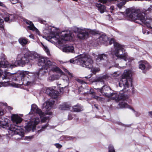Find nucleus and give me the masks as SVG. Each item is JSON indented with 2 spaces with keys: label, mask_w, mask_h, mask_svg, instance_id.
Returning a JSON list of instances; mask_svg holds the SVG:
<instances>
[{
  "label": "nucleus",
  "mask_w": 152,
  "mask_h": 152,
  "mask_svg": "<svg viewBox=\"0 0 152 152\" xmlns=\"http://www.w3.org/2000/svg\"><path fill=\"white\" fill-rule=\"evenodd\" d=\"M12 86L13 87H16L17 86V84L15 83H13L11 84Z\"/></svg>",
  "instance_id": "obj_41"
},
{
  "label": "nucleus",
  "mask_w": 152,
  "mask_h": 152,
  "mask_svg": "<svg viewBox=\"0 0 152 152\" xmlns=\"http://www.w3.org/2000/svg\"><path fill=\"white\" fill-rule=\"evenodd\" d=\"M11 120L13 123L14 124H17L20 123L23 119L17 114H13L11 116Z\"/></svg>",
  "instance_id": "obj_15"
},
{
  "label": "nucleus",
  "mask_w": 152,
  "mask_h": 152,
  "mask_svg": "<svg viewBox=\"0 0 152 152\" xmlns=\"http://www.w3.org/2000/svg\"><path fill=\"white\" fill-rule=\"evenodd\" d=\"M72 115L71 114H69L68 115V119L69 120H70L72 119Z\"/></svg>",
  "instance_id": "obj_39"
},
{
  "label": "nucleus",
  "mask_w": 152,
  "mask_h": 152,
  "mask_svg": "<svg viewBox=\"0 0 152 152\" xmlns=\"http://www.w3.org/2000/svg\"><path fill=\"white\" fill-rule=\"evenodd\" d=\"M38 21L39 22L41 23H45V21H44L43 20H42V19L40 18H39L38 19Z\"/></svg>",
  "instance_id": "obj_36"
},
{
  "label": "nucleus",
  "mask_w": 152,
  "mask_h": 152,
  "mask_svg": "<svg viewBox=\"0 0 152 152\" xmlns=\"http://www.w3.org/2000/svg\"><path fill=\"white\" fill-rule=\"evenodd\" d=\"M47 113L48 114L50 115H51L52 114V113L51 112H49L48 113Z\"/></svg>",
  "instance_id": "obj_48"
},
{
  "label": "nucleus",
  "mask_w": 152,
  "mask_h": 152,
  "mask_svg": "<svg viewBox=\"0 0 152 152\" xmlns=\"http://www.w3.org/2000/svg\"><path fill=\"white\" fill-rule=\"evenodd\" d=\"M107 58V56L104 54H99L96 58V62L98 63L100 61L103 59H106Z\"/></svg>",
  "instance_id": "obj_24"
},
{
  "label": "nucleus",
  "mask_w": 152,
  "mask_h": 152,
  "mask_svg": "<svg viewBox=\"0 0 152 152\" xmlns=\"http://www.w3.org/2000/svg\"><path fill=\"white\" fill-rule=\"evenodd\" d=\"M37 114L39 115L38 117L35 118L34 120L29 122L27 125L25 126V129L27 132L32 129L33 131L36 130L40 132L50 128L48 123L49 118L47 116L44 117V113L38 107L36 104H33L31 106V111L28 115H31V117L32 118L33 116Z\"/></svg>",
  "instance_id": "obj_2"
},
{
  "label": "nucleus",
  "mask_w": 152,
  "mask_h": 152,
  "mask_svg": "<svg viewBox=\"0 0 152 152\" xmlns=\"http://www.w3.org/2000/svg\"><path fill=\"white\" fill-rule=\"evenodd\" d=\"M5 104L6 105H7V103H5Z\"/></svg>",
  "instance_id": "obj_57"
},
{
  "label": "nucleus",
  "mask_w": 152,
  "mask_h": 152,
  "mask_svg": "<svg viewBox=\"0 0 152 152\" xmlns=\"http://www.w3.org/2000/svg\"><path fill=\"white\" fill-rule=\"evenodd\" d=\"M55 101L51 99L43 104V108H45L46 111L49 110L51 108L53 105Z\"/></svg>",
  "instance_id": "obj_14"
},
{
  "label": "nucleus",
  "mask_w": 152,
  "mask_h": 152,
  "mask_svg": "<svg viewBox=\"0 0 152 152\" xmlns=\"http://www.w3.org/2000/svg\"><path fill=\"white\" fill-rule=\"evenodd\" d=\"M91 76H89V77H88L87 76H86L85 77V78H90L91 77Z\"/></svg>",
  "instance_id": "obj_51"
},
{
  "label": "nucleus",
  "mask_w": 152,
  "mask_h": 152,
  "mask_svg": "<svg viewBox=\"0 0 152 152\" xmlns=\"http://www.w3.org/2000/svg\"><path fill=\"white\" fill-rule=\"evenodd\" d=\"M56 65L51 67V70L55 74L52 75L49 77L48 80L50 81H53L58 80L60 77L64 75L62 77V79L66 86H68L70 80L72 77V74L69 72L66 69L63 68V69L64 72L67 73L69 77L64 74V72L58 67H57Z\"/></svg>",
  "instance_id": "obj_6"
},
{
  "label": "nucleus",
  "mask_w": 152,
  "mask_h": 152,
  "mask_svg": "<svg viewBox=\"0 0 152 152\" xmlns=\"http://www.w3.org/2000/svg\"><path fill=\"white\" fill-rule=\"evenodd\" d=\"M98 41L100 43L106 44L107 43L108 38L107 36L104 34H102L99 37Z\"/></svg>",
  "instance_id": "obj_18"
},
{
  "label": "nucleus",
  "mask_w": 152,
  "mask_h": 152,
  "mask_svg": "<svg viewBox=\"0 0 152 152\" xmlns=\"http://www.w3.org/2000/svg\"><path fill=\"white\" fill-rule=\"evenodd\" d=\"M59 62H60V63H61V64H63L65 62H63L62 61H59Z\"/></svg>",
  "instance_id": "obj_50"
},
{
  "label": "nucleus",
  "mask_w": 152,
  "mask_h": 152,
  "mask_svg": "<svg viewBox=\"0 0 152 152\" xmlns=\"http://www.w3.org/2000/svg\"><path fill=\"white\" fill-rule=\"evenodd\" d=\"M19 43L22 45L24 46L28 43V39L25 37H21L18 39Z\"/></svg>",
  "instance_id": "obj_22"
},
{
  "label": "nucleus",
  "mask_w": 152,
  "mask_h": 152,
  "mask_svg": "<svg viewBox=\"0 0 152 152\" xmlns=\"http://www.w3.org/2000/svg\"><path fill=\"white\" fill-rule=\"evenodd\" d=\"M106 18L109 20H112V18L111 17L110 15H107L106 16Z\"/></svg>",
  "instance_id": "obj_35"
},
{
  "label": "nucleus",
  "mask_w": 152,
  "mask_h": 152,
  "mask_svg": "<svg viewBox=\"0 0 152 152\" xmlns=\"http://www.w3.org/2000/svg\"><path fill=\"white\" fill-rule=\"evenodd\" d=\"M3 86V83L2 82H0V87H1L2 86Z\"/></svg>",
  "instance_id": "obj_46"
},
{
  "label": "nucleus",
  "mask_w": 152,
  "mask_h": 152,
  "mask_svg": "<svg viewBox=\"0 0 152 152\" xmlns=\"http://www.w3.org/2000/svg\"><path fill=\"white\" fill-rule=\"evenodd\" d=\"M126 16L131 21H134L140 23L141 22L144 23L149 28H152V22L150 23L148 21L146 15L143 12H140V10L131 8L127 9L126 10Z\"/></svg>",
  "instance_id": "obj_4"
},
{
  "label": "nucleus",
  "mask_w": 152,
  "mask_h": 152,
  "mask_svg": "<svg viewBox=\"0 0 152 152\" xmlns=\"http://www.w3.org/2000/svg\"><path fill=\"white\" fill-rule=\"evenodd\" d=\"M14 19V16L12 14H9L7 16L4 18V20L6 21H11Z\"/></svg>",
  "instance_id": "obj_25"
},
{
  "label": "nucleus",
  "mask_w": 152,
  "mask_h": 152,
  "mask_svg": "<svg viewBox=\"0 0 152 152\" xmlns=\"http://www.w3.org/2000/svg\"><path fill=\"white\" fill-rule=\"evenodd\" d=\"M4 113L3 110L0 108V115H2L4 114Z\"/></svg>",
  "instance_id": "obj_37"
},
{
  "label": "nucleus",
  "mask_w": 152,
  "mask_h": 152,
  "mask_svg": "<svg viewBox=\"0 0 152 152\" xmlns=\"http://www.w3.org/2000/svg\"><path fill=\"white\" fill-rule=\"evenodd\" d=\"M25 22L28 25V27L29 29L35 31L38 35L39 36L40 35L39 31L38 29L34 26L32 22L27 20H25Z\"/></svg>",
  "instance_id": "obj_16"
},
{
  "label": "nucleus",
  "mask_w": 152,
  "mask_h": 152,
  "mask_svg": "<svg viewBox=\"0 0 152 152\" xmlns=\"http://www.w3.org/2000/svg\"><path fill=\"white\" fill-rule=\"evenodd\" d=\"M56 87H53L51 88H47L45 93L52 98L56 99L58 96L59 93L58 91L56 90Z\"/></svg>",
  "instance_id": "obj_12"
},
{
  "label": "nucleus",
  "mask_w": 152,
  "mask_h": 152,
  "mask_svg": "<svg viewBox=\"0 0 152 152\" xmlns=\"http://www.w3.org/2000/svg\"><path fill=\"white\" fill-rule=\"evenodd\" d=\"M115 66L116 67H118V66H118V64H116L115 65Z\"/></svg>",
  "instance_id": "obj_52"
},
{
  "label": "nucleus",
  "mask_w": 152,
  "mask_h": 152,
  "mask_svg": "<svg viewBox=\"0 0 152 152\" xmlns=\"http://www.w3.org/2000/svg\"><path fill=\"white\" fill-rule=\"evenodd\" d=\"M110 9L111 10H113L114 9V7H113L111 6L110 7Z\"/></svg>",
  "instance_id": "obj_47"
},
{
  "label": "nucleus",
  "mask_w": 152,
  "mask_h": 152,
  "mask_svg": "<svg viewBox=\"0 0 152 152\" xmlns=\"http://www.w3.org/2000/svg\"><path fill=\"white\" fill-rule=\"evenodd\" d=\"M0 6H1L2 7H4V5L0 1Z\"/></svg>",
  "instance_id": "obj_44"
},
{
  "label": "nucleus",
  "mask_w": 152,
  "mask_h": 152,
  "mask_svg": "<svg viewBox=\"0 0 152 152\" xmlns=\"http://www.w3.org/2000/svg\"><path fill=\"white\" fill-rule=\"evenodd\" d=\"M108 152H115L113 147L111 145H110L109 146Z\"/></svg>",
  "instance_id": "obj_31"
},
{
  "label": "nucleus",
  "mask_w": 152,
  "mask_h": 152,
  "mask_svg": "<svg viewBox=\"0 0 152 152\" xmlns=\"http://www.w3.org/2000/svg\"><path fill=\"white\" fill-rule=\"evenodd\" d=\"M55 145L56 146V148H61L62 147L61 145L58 143L56 144H55Z\"/></svg>",
  "instance_id": "obj_34"
},
{
  "label": "nucleus",
  "mask_w": 152,
  "mask_h": 152,
  "mask_svg": "<svg viewBox=\"0 0 152 152\" xmlns=\"http://www.w3.org/2000/svg\"><path fill=\"white\" fill-rule=\"evenodd\" d=\"M102 1V2H103V3H106L107 1ZM108 1L109 2H110V1Z\"/></svg>",
  "instance_id": "obj_45"
},
{
  "label": "nucleus",
  "mask_w": 152,
  "mask_h": 152,
  "mask_svg": "<svg viewBox=\"0 0 152 152\" xmlns=\"http://www.w3.org/2000/svg\"><path fill=\"white\" fill-rule=\"evenodd\" d=\"M139 67L142 70H144L143 72L145 73V71L148 70L151 68V65L146 61H141L139 62Z\"/></svg>",
  "instance_id": "obj_13"
},
{
  "label": "nucleus",
  "mask_w": 152,
  "mask_h": 152,
  "mask_svg": "<svg viewBox=\"0 0 152 152\" xmlns=\"http://www.w3.org/2000/svg\"><path fill=\"white\" fill-rule=\"evenodd\" d=\"M56 64L52 62L49 58L46 57H41L39 60L38 65L42 66L38 72L33 74L26 71H21L18 73L19 75L17 78L13 79L14 81H18L20 84L31 86L33 85L34 78H38L39 75L42 76L47 73L48 69L51 70V67L55 65Z\"/></svg>",
  "instance_id": "obj_1"
},
{
  "label": "nucleus",
  "mask_w": 152,
  "mask_h": 152,
  "mask_svg": "<svg viewBox=\"0 0 152 152\" xmlns=\"http://www.w3.org/2000/svg\"><path fill=\"white\" fill-rule=\"evenodd\" d=\"M108 88L107 86H103L101 88H97L98 91L100 92L99 94L100 95L105 96L110 99L115 100L116 102H118L121 100H122L123 101L121 102L118 105L120 108H131V107L125 102L124 101H127L128 99V97L126 96L124 94H121L119 92L113 93L110 94H108L107 93L103 92L105 91V88Z\"/></svg>",
  "instance_id": "obj_5"
},
{
  "label": "nucleus",
  "mask_w": 152,
  "mask_h": 152,
  "mask_svg": "<svg viewBox=\"0 0 152 152\" xmlns=\"http://www.w3.org/2000/svg\"><path fill=\"white\" fill-rule=\"evenodd\" d=\"M147 34H148V32H147Z\"/></svg>",
  "instance_id": "obj_56"
},
{
  "label": "nucleus",
  "mask_w": 152,
  "mask_h": 152,
  "mask_svg": "<svg viewBox=\"0 0 152 152\" xmlns=\"http://www.w3.org/2000/svg\"><path fill=\"white\" fill-rule=\"evenodd\" d=\"M109 43L110 45L113 44L115 50L113 52V54L115 55L118 58L123 59L126 61L128 60V62H131L133 60L132 58L129 57L126 53L125 52L123 48L124 46L115 42L114 39H111Z\"/></svg>",
  "instance_id": "obj_7"
},
{
  "label": "nucleus",
  "mask_w": 152,
  "mask_h": 152,
  "mask_svg": "<svg viewBox=\"0 0 152 152\" xmlns=\"http://www.w3.org/2000/svg\"><path fill=\"white\" fill-rule=\"evenodd\" d=\"M121 13H122V15H123V14H124L123 13L121 12Z\"/></svg>",
  "instance_id": "obj_53"
},
{
  "label": "nucleus",
  "mask_w": 152,
  "mask_h": 152,
  "mask_svg": "<svg viewBox=\"0 0 152 152\" xmlns=\"http://www.w3.org/2000/svg\"><path fill=\"white\" fill-rule=\"evenodd\" d=\"M8 109L9 110H12V108L11 107H8Z\"/></svg>",
  "instance_id": "obj_49"
},
{
  "label": "nucleus",
  "mask_w": 152,
  "mask_h": 152,
  "mask_svg": "<svg viewBox=\"0 0 152 152\" xmlns=\"http://www.w3.org/2000/svg\"><path fill=\"white\" fill-rule=\"evenodd\" d=\"M4 20L1 18H0V29L1 30L2 32L4 30V28L3 27Z\"/></svg>",
  "instance_id": "obj_30"
},
{
  "label": "nucleus",
  "mask_w": 152,
  "mask_h": 152,
  "mask_svg": "<svg viewBox=\"0 0 152 152\" xmlns=\"http://www.w3.org/2000/svg\"><path fill=\"white\" fill-rule=\"evenodd\" d=\"M96 6L98 8V10L101 13H104L106 10L105 6L100 3L96 4Z\"/></svg>",
  "instance_id": "obj_20"
},
{
  "label": "nucleus",
  "mask_w": 152,
  "mask_h": 152,
  "mask_svg": "<svg viewBox=\"0 0 152 152\" xmlns=\"http://www.w3.org/2000/svg\"><path fill=\"white\" fill-rule=\"evenodd\" d=\"M132 71L130 70H125L122 75V78L119 83V86L123 87V89L129 87L130 84H132Z\"/></svg>",
  "instance_id": "obj_10"
},
{
  "label": "nucleus",
  "mask_w": 152,
  "mask_h": 152,
  "mask_svg": "<svg viewBox=\"0 0 152 152\" xmlns=\"http://www.w3.org/2000/svg\"><path fill=\"white\" fill-rule=\"evenodd\" d=\"M21 116H23V115H22V114H21Z\"/></svg>",
  "instance_id": "obj_55"
},
{
  "label": "nucleus",
  "mask_w": 152,
  "mask_h": 152,
  "mask_svg": "<svg viewBox=\"0 0 152 152\" xmlns=\"http://www.w3.org/2000/svg\"><path fill=\"white\" fill-rule=\"evenodd\" d=\"M7 131L8 133H7L6 134L9 135V136H12L15 134H18L21 137L24 136L23 129L21 127L15 125H11Z\"/></svg>",
  "instance_id": "obj_11"
},
{
  "label": "nucleus",
  "mask_w": 152,
  "mask_h": 152,
  "mask_svg": "<svg viewBox=\"0 0 152 152\" xmlns=\"http://www.w3.org/2000/svg\"><path fill=\"white\" fill-rule=\"evenodd\" d=\"M107 77L106 75H105L102 76V77H99L97 79V81L101 82H103L104 79H106Z\"/></svg>",
  "instance_id": "obj_29"
},
{
  "label": "nucleus",
  "mask_w": 152,
  "mask_h": 152,
  "mask_svg": "<svg viewBox=\"0 0 152 152\" xmlns=\"http://www.w3.org/2000/svg\"><path fill=\"white\" fill-rule=\"evenodd\" d=\"M72 30L77 34V37L81 39H84L88 38L90 34L95 35L99 33L98 31L83 27L75 26L73 27Z\"/></svg>",
  "instance_id": "obj_9"
},
{
  "label": "nucleus",
  "mask_w": 152,
  "mask_h": 152,
  "mask_svg": "<svg viewBox=\"0 0 152 152\" xmlns=\"http://www.w3.org/2000/svg\"><path fill=\"white\" fill-rule=\"evenodd\" d=\"M126 2V1H117L116 4L117 6L120 9L124 7V5Z\"/></svg>",
  "instance_id": "obj_21"
},
{
  "label": "nucleus",
  "mask_w": 152,
  "mask_h": 152,
  "mask_svg": "<svg viewBox=\"0 0 152 152\" xmlns=\"http://www.w3.org/2000/svg\"><path fill=\"white\" fill-rule=\"evenodd\" d=\"M132 109L134 112V114L136 116L138 117V116H139L140 115V113H139L137 111H135L132 108Z\"/></svg>",
  "instance_id": "obj_32"
},
{
  "label": "nucleus",
  "mask_w": 152,
  "mask_h": 152,
  "mask_svg": "<svg viewBox=\"0 0 152 152\" xmlns=\"http://www.w3.org/2000/svg\"><path fill=\"white\" fill-rule=\"evenodd\" d=\"M9 120L4 117H0V126L3 128L6 127L8 125Z\"/></svg>",
  "instance_id": "obj_19"
},
{
  "label": "nucleus",
  "mask_w": 152,
  "mask_h": 152,
  "mask_svg": "<svg viewBox=\"0 0 152 152\" xmlns=\"http://www.w3.org/2000/svg\"><path fill=\"white\" fill-rule=\"evenodd\" d=\"M73 111L75 112H78L82 110L80 106L75 105L73 106L72 107Z\"/></svg>",
  "instance_id": "obj_27"
},
{
  "label": "nucleus",
  "mask_w": 152,
  "mask_h": 152,
  "mask_svg": "<svg viewBox=\"0 0 152 152\" xmlns=\"http://www.w3.org/2000/svg\"><path fill=\"white\" fill-rule=\"evenodd\" d=\"M1 136L0 135V139L1 138Z\"/></svg>",
  "instance_id": "obj_54"
},
{
  "label": "nucleus",
  "mask_w": 152,
  "mask_h": 152,
  "mask_svg": "<svg viewBox=\"0 0 152 152\" xmlns=\"http://www.w3.org/2000/svg\"><path fill=\"white\" fill-rule=\"evenodd\" d=\"M148 113H149V115L152 117V111L151 112H148Z\"/></svg>",
  "instance_id": "obj_43"
},
{
  "label": "nucleus",
  "mask_w": 152,
  "mask_h": 152,
  "mask_svg": "<svg viewBox=\"0 0 152 152\" xmlns=\"http://www.w3.org/2000/svg\"><path fill=\"white\" fill-rule=\"evenodd\" d=\"M41 43L43 49L47 54V55L48 56L50 55V50L47 46L44 45L42 42H41Z\"/></svg>",
  "instance_id": "obj_26"
},
{
  "label": "nucleus",
  "mask_w": 152,
  "mask_h": 152,
  "mask_svg": "<svg viewBox=\"0 0 152 152\" xmlns=\"http://www.w3.org/2000/svg\"><path fill=\"white\" fill-rule=\"evenodd\" d=\"M29 37L30 38H31L32 39H34V36L32 34H31L29 36Z\"/></svg>",
  "instance_id": "obj_42"
},
{
  "label": "nucleus",
  "mask_w": 152,
  "mask_h": 152,
  "mask_svg": "<svg viewBox=\"0 0 152 152\" xmlns=\"http://www.w3.org/2000/svg\"><path fill=\"white\" fill-rule=\"evenodd\" d=\"M94 98L95 99H97V100H99L100 99V98L97 96H94Z\"/></svg>",
  "instance_id": "obj_40"
},
{
  "label": "nucleus",
  "mask_w": 152,
  "mask_h": 152,
  "mask_svg": "<svg viewBox=\"0 0 152 152\" xmlns=\"http://www.w3.org/2000/svg\"><path fill=\"white\" fill-rule=\"evenodd\" d=\"M77 81L79 83H81V84H83L85 83V82L83 81V80L80 79H78L77 80Z\"/></svg>",
  "instance_id": "obj_33"
},
{
  "label": "nucleus",
  "mask_w": 152,
  "mask_h": 152,
  "mask_svg": "<svg viewBox=\"0 0 152 152\" xmlns=\"http://www.w3.org/2000/svg\"><path fill=\"white\" fill-rule=\"evenodd\" d=\"M93 63V62H92ZM92 65V64H91ZM92 66L90 68H91V71L94 74H95L97 72H98L100 70V69L98 68H92ZM90 69V68H89Z\"/></svg>",
  "instance_id": "obj_28"
},
{
  "label": "nucleus",
  "mask_w": 152,
  "mask_h": 152,
  "mask_svg": "<svg viewBox=\"0 0 152 152\" xmlns=\"http://www.w3.org/2000/svg\"><path fill=\"white\" fill-rule=\"evenodd\" d=\"M13 74L6 71L0 72V77L2 76L3 79H10L11 78Z\"/></svg>",
  "instance_id": "obj_17"
},
{
  "label": "nucleus",
  "mask_w": 152,
  "mask_h": 152,
  "mask_svg": "<svg viewBox=\"0 0 152 152\" xmlns=\"http://www.w3.org/2000/svg\"><path fill=\"white\" fill-rule=\"evenodd\" d=\"M57 30L54 27L49 26L48 29L44 31V33L50 39H53L58 44V48L65 53H73L74 48L73 46L64 45L65 41L72 39L73 35L70 31H63L60 33H57Z\"/></svg>",
  "instance_id": "obj_3"
},
{
  "label": "nucleus",
  "mask_w": 152,
  "mask_h": 152,
  "mask_svg": "<svg viewBox=\"0 0 152 152\" xmlns=\"http://www.w3.org/2000/svg\"><path fill=\"white\" fill-rule=\"evenodd\" d=\"M59 108L63 110H68V109H70L69 105L65 103L61 104L59 107Z\"/></svg>",
  "instance_id": "obj_23"
},
{
  "label": "nucleus",
  "mask_w": 152,
  "mask_h": 152,
  "mask_svg": "<svg viewBox=\"0 0 152 152\" xmlns=\"http://www.w3.org/2000/svg\"><path fill=\"white\" fill-rule=\"evenodd\" d=\"M77 58L71 59V63H77L81 66L86 68H90L92 66L93 60L90 56L88 54H83L77 56Z\"/></svg>",
  "instance_id": "obj_8"
},
{
  "label": "nucleus",
  "mask_w": 152,
  "mask_h": 152,
  "mask_svg": "<svg viewBox=\"0 0 152 152\" xmlns=\"http://www.w3.org/2000/svg\"><path fill=\"white\" fill-rule=\"evenodd\" d=\"M18 1H11V2L12 4H15L18 3Z\"/></svg>",
  "instance_id": "obj_38"
}]
</instances>
